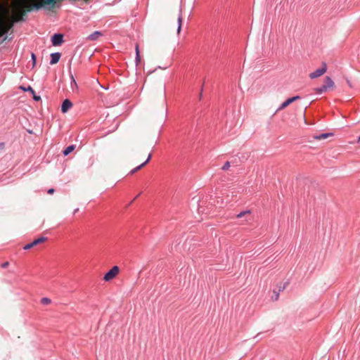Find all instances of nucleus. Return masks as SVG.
Here are the masks:
<instances>
[{"instance_id": "1", "label": "nucleus", "mask_w": 360, "mask_h": 360, "mask_svg": "<svg viewBox=\"0 0 360 360\" xmlns=\"http://www.w3.org/2000/svg\"><path fill=\"white\" fill-rule=\"evenodd\" d=\"M11 15L8 11L0 17V37L7 33L14 25V23L24 21V17L28 12L32 11L29 6V0H12L11 4Z\"/></svg>"}, {"instance_id": "2", "label": "nucleus", "mask_w": 360, "mask_h": 360, "mask_svg": "<svg viewBox=\"0 0 360 360\" xmlns=\"http://www.w3.org/2000/svg\"><path fill=\"white\" fill-rule=\"evenodd\" d=\"M335 88V84L333 80L328 76L325 77L323 80V84L320 86L314 89V91L316 94H321L328 91H333Z\"/></svg>"}, {"instance_id": "3", "label": "nucleus", "mask_w": 360, "mask_h": 360, "mask_svg": "<svg viewBox=\"0 0 360 360\" xmlns=\"http://www.w3.org/2000/svg\"><path fill=\"white\" fill-rule=\"evenodd\" d=\"M326 71H327L326 63H323L322 65H321V68H320L316 70L315 71L311 72L309 75V77L311 79H316V78H318V77L322 76L323 75H324L326 72Z\"/></svg>"}, {"instance_id": "4", "label": "nucleus", "mask_w": 360, "mask_h": 360, "mask_svg": "<svg viewBox=\"0 0 360 360\" xmlns=\"http://www.w3.org/2000/svg\"><path fill=\"white\" fill-rule=\"evenodd\" d=\"M120 269L117 266H114L109 271H108L104 277L103 280L105 281H110L114 278L116 277V276L119 274Z\"/></svg>"}, {"instance_id": "5", "label": "nucleus", "mask_w": 360, "mask_h": 360, "mask_svg": "<svg viewBox=\"0 0 360 360\" xmlns=\"http://www.w3.org/2000/svg\"><path fill=\"white\" fill-rule=\"evenodd\" d=\"M300 96H295L288 98L283 103L281 104L279 108L277 109L276 112H278L280 110L285 109L289 105H290L292 103H293L294 101H296L297 100H300Z\"/></svg>"}, {"instance_id": "6", "label": "nucleus", "mask_w": 360, "mask_h": 360, "mask_svg": "<svg viewBox=\"0 0 360 360\" xmlns=\"http://www.w3.org/2000/svg\"><path fill=\"white\" fill-rule=\"evenodd\" d=\"M63 35L60 34H55L51 39V42L53 46L60 45L63 42Z\"/></svg>"}, {"instance_id": "7", "label": "nucleus", "mask_w": 360, "mask_h": 360, "mask_svg": "<svg viewBox=\"0 0 360 360\" xmlns=\"http://www.w3.org/2000/svg\"><path fill=\"white\" fill-rule=\"evenodd\" d=\"M72 106V102L69 99H65L61 105V111L63 113L67 112Z\"/></svg>"}, {"instance_id": "8", "label": "nucleus", "mask_w": 360, "mask_h": 360, "mask_svg": "<svg viewBox=\"0 0 360 360\" xmlns=\"http://www.w3.org/2000/svg\"><path fill=\"white\" fill-rule=\"evenodd\" d=\"M51 59L50 61V64L51 65L56 64L60 60V53H51Z\"/></svg>"}, {"instance_id": "9", "label": "nucleus", "mask_w": 360, "mask_h": 360, "mask_svg": "<svg viewBox=\"0 0 360 360\" xmlns=\"http://www.w3.org/2000/svg\"><path fill=\"white\" fill-rule=\"evenodd\" d=\"M150 159H151V154H149V155H148V158L146 159V160L143 163L140 165L139 166H138L136 168L133 169L130 172V174H133L135 172H136L137 171H139V169H141L143 167H144L150 160Z\"/></svg>"}, {"instance_id": "10", "label": "nucleus", "mask_w": 360, "mask_h": 360, "mask_svg": "<svg viewBox=\"0 0 360 360\" xmlns=\"http://www.w3.org/2000/svg\"><path fill=\"white\" fill-rule=\"evenodd\" d=\"M332 136H333V134H331V133H324V134H321L318 136H314V138L316 140H322V139H328V137H330Z\"/></svg>"}, {"instance_id": "11", "label": "nucleus", "mask_w": 360, "mask_h": 360, "mask_svg": "<svg viewBox=\"0 0 360 360\" xmlns=\"http://www.w3.org/2000/svg\"><path fill=\"white\" fill-rule=\"evenodd\" d=\"M101 36V33L98 31H96L88 37V39L94 41L98 39Z\"/></svg>"}, {"instance_id": "12", "label": "nucleus", "mask_w": 360, "mask_h": 360, "mask_svg": "<svg viewBox=\"0 0 360 360\" xmlns=\"http://www.w3.org/2000/svg\"><path fill=\"white\" fill-rule=\"evenodd\" d=\"M135 50H136V64L139 65L141 62V56H140L139 44H136Z\"/></svg>"}, {"instance_id": "13", "label": "nucleus", "mask_w": 360, "mask_h": 360, "mask_svg": "<svg viewBox=\"0 0 360 360\" xmlns=\"http://www.w3.org/2000/svg\"><path fill=\"white\" fill-rule=\"evenodd\" d=\"M46 240H47V238H46V237H40L37 239L34 240L32 242L33 247L45 242Z\"/></svg>"}, {"instance_id": "14", "label": "nucleus", "mask_w": 360, "mask_h": 360, "mask_svg": "<svg viewBox=\"0 0 360 360\" xmlns=\"http://www.w3.org/2000/svg\"><path fill=\"white\" fill-rule=\"evenodd\" d=\"M75 146L74 145L69 146L68 147H67L63 151L64 155H68V154H70L75 150Z\"/></svg>"}, {"instance_id": "15", "label": "nucleus", "mask_w": 360, "mask_h": 360, "mask_svg": "<svg viewBox=\"0 0 360 360\" xmlns=\"http://www.w3.org/2000/svg\"><path fill=\"white\" fill-rule=\"evenodd\" d=\"M182 17L181 15L178 17V28H177V33L179 34L181 30V25H182Z\"/></svg>"}, {"instance_id": "16", "label": "nucleus", "mask_w": 360, "mask_h": 360, "mask_svg": "<svg viewBox=\"0 0 360 360\" xmlns=\"http://www.w3.org/2000/svg\"><path fill=\"white\" fill-rule=\"evenodd\" d=\"M51 300L48 297H43L41 300V303L43 304H45V305H48V304H51Z\"/></svg>"}, {"instance_id": "17", "label": "nucleus", "mask_w": 360, "mask_h": 360, "mask_svg": "<svg viewBox=\"0 0 360 360\" xmlns=\"http://www.w3.org/2000/svg\"><path fill=\"white\" fill-rule=\"evenodd\" d=\"M20 89H22L25 91H30V92H32V94H34V91L33 90V89L30 86H29L27 88H25V87H22V86H20Z\"/></svg>"}, {"instance_id": "18", "label": "nucleus", "mask_w": 360, "mask_h": 360, "mask_svg": "<svg viewBox=\"0 0 360 360\" xmlns=\"http://www.w3.org/2000/svg\"><path fill=\"white\" fill-rule=\"evenodd\" d=\"M247 214H250V211L241 212L240 213L237 214L236 217L237 218H241V217H244Z\"/></svg>"}, {"instance_id": "19", "label": "nucleus", "mask_w": 360, "mask_h": 360, "mask_svg": "<svg viewBox=\"0 0 360 360\" xmlns=\"http://www.w3.org/2000/svg\"><path fill=\"white\" fill-rule=\"evenodd\" d=\"M230 167V162L229 161L226 162L224 166L222 167L223 170H226Z\"/></svg>"}, {"instance_id": "20", "label": "nucleus", "mask_w": 360, "mask_h": 360, "mask_svg": "<svg viewBox=\"0 0 360 360\" xmlns=\"http://www.w3.org/2000/svg\"><path fill=\"white\" fill-rule=\"evenodd\" d=\"M32 248H33V245H32V243H30L25 245L23 247V249L27 250H30Z\"/></svg>"}, {"instance_id": "21", "label": "nucleus", "mask_w": 360, "mask_h": 360, "mask_svg": "<svg viewBox=\"0 0 360 360\" xmlns=\"http://www.w3.org/2000/svg\"><path fill=\"white\" fill-rule=\"evenodd\" d=\"M8 266H9V262H5L4 263H3L1 264V268L5 269V268H7Z\"/></svg>"}, {"instance_id": "22", "label": "nucleus", "mask_w": 360, "mask_h": 360, "mask_svg": "<svg viewBox=\"0 0 360 360\" xmlns=\"http://www.w3.org/2000/svg\"><path fill=\"white\" fill-rule=\"evenodd\" d=\"M5 148V143H0V153L4 151Z\"/></svg>"}, {"instance_id": "23", "label": "nucleus", "mask_w": 360, "mask_h": 360, "mask_svg": "<svg viewBox=\"0 0 360 360\" xmlns=\"http://www.w3.org/2000/svg\"><path fill=\"white\" fill-rule=\"evenodd\" d=\"M32 59L33 60V66H34L36 63V56L34 53H32Z\"/></svg>"}, {"instance_id": "24", "label": "nucleus", "mask_w": 360, "mask_h": 360, "mask_svg": "<svg viewBox=\"0 0 360 360\" xmlns=\"http://www.w3.org/2000/svg\"><path fill=\"white\" fill-rule=\"evenodd\" d=\"M33 98L35 100V101H39L41 99L40 96H36L34 95V94H33Z\"/></svg>"}, {"instance_id": "25", "label": "nucleus", "mask_w": 360, "mask_h": 360, "mask_svg": "<svg viewBox=\"0 0 360 360\" xmlns=\"http://www.w3.org/2000/svg\"><path fill=\"white\" fill-rule=\"evenodd\" d=\"M346 81H347V83L348 86H349L350 88H352V87H353V86H352V83H351L350 80H349V79H346Z\"/></svg>"}, {"instance_id": "26", "label": "nucleus", "mask_w": 360, "mask_h": 360, "mask_svg": "<svg viewBox=\"0 0 360 360\" xmlns=\"http://www.w3.org/2000/svg\"><path fill=\"white\" fill-rule=\"evenodd\" d=\"M54 191H54V189H53V188H49V189L48 190L47 193H48L49 194H53V193H54Z\"/></svg>"}, {"instance_id": "27", "label": "nucleus", "mask_w": 360, "mask_h": 360, "mask_svg": "<svg viewBox=\"0 0 360 360\" xmlns=\"http://www.w3.org/2000/svg\"><path fill=\"white\" fill-rule=\"evenodd\" d=\"M284 288H285V285H283L282 288L281 287V288H279V291L282 290H283V289H284Z\"/></svg>"}, {"instance_id": "28", "label": "nucleus", "mask_w": 360, "mask_h": 360, "mask_svg": "<svg viewBox=\"0 0 360 360\" xmlns=\"http://www.w3.org/2000/svg\"><path fill=\"white\" fill-rule=\"evenodd\" d=\"M357 142H360V136L358 137Z\"/></svg>"}]
</instances>
